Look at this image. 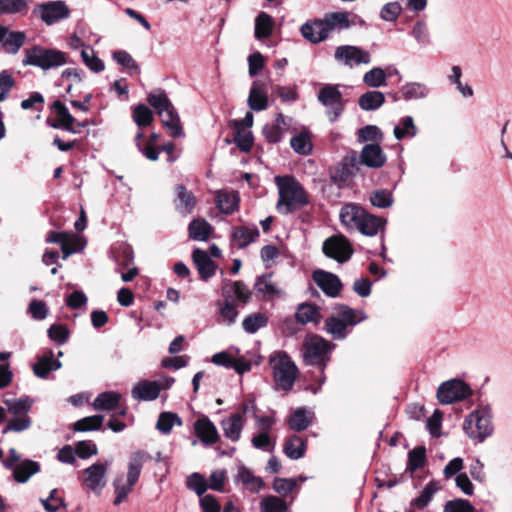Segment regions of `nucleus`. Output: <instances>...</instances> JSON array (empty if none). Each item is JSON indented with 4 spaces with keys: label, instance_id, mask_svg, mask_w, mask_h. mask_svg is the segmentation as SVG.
<instances>
[{
    "label": "nucleus",
    "instance_id": "obj_13",
    "mask_svg": "<svg viewBox=\"0 0 512 512\" xmlns=\"http://www.w3.org/2000/svg\"><path fill=\"white\" fill-rule=\"evenodd\" d=\"M322 251L326 257L334 259L339 263L348 261L353 254L351 244L342 234L327 238L323 242Z\"/></svg>",
    "mask_w": 512,
    "mask_h": 512
},
{
    "label": "nucleus",
    "instance_id": "obj_1",
    "mask_svg": "<svg viewBox=\"0 0 512 512\" xmlns=\"http://www.w3.org/2000/svg\"><path fill=\"white\" fill-rule=\"evenodd\" d=\"M275 183L278 188V201L276 208L282 215L300 210L309 204V196L302 184L293 176H276Z\"/></svg>",
    "mask_w": 512,
    "mask_h": 512
},
{
    "label": "nucleus",
    "instance_id": "obj_41",
    "mask_svg": "<svg viewBox=\"0 0 512 512\" xmlns=\"http://www.w3.org/2000/svg\"><path fill=\"white\" fill-rule=\"evenodd\" d=\"M403 98L406 101L426 98L429 93V87L424 83L408 82L401 87Z\"/></svg>",
    "mask_w": 512,
    "mask_h": 512
},
{
    "label": "nucleus",
    "instance_id": "obj_40",
    "mask_svg": "<svg viewBox=\"0 0 512 512\" xmlns=\"http://www.w3.org/2000/svg\"><path fill=\"white\" fill-rule=\"evenodd\" d=\"M4 404L14 417H23L24 415H28L31 410L33 400L28 396H23L18 399H6L4 400Z\"/></svg>",
    "mask_w": 512,
    "mask_h": 512
},
{
    "label": "nucleus",
    "instance_id": "obj_25",
    "mask_svg": "<svg viewBox=\"0 0 512 512\" xmlns=\"http://www.w3.org/2000/svg\"><path fill=\"white\" fill-rule=\"evenodd\" d=\"M192 258L202 280L207 281L215 275L217 265L206 251L196 248L192 253Z\"/></svg>",
    "mask_w": 512,
    "mask_h": 512
},
{
    "label": "nucleus",
    "instance_id": "obj_21",
    "mask_svg": "<svg viewBox=\"0 0 512 512\" xmlns=\"http://www.w3.org/2000/svg\"><path fill=\"white\" fill-rule=\"evenodd\" d=\"M51 110L57 115L58 122L51 124L55 129H63L72 134H77L79 131L75 128L74 123L76 119L69 112L68 108L60 100H55L51 105Z\"/></svg>",
    "mask_w": 512,
    "mask_h": 512
},
{
    "label": "nucleus",
    "instance_id": "obj_32",
    "mask_svg": "<svg viewBox=\"0 0 512 512\" xmlns=\"http://www.w3.org/2000/svg\"><path fill=\"white\" fill-rule=\"evenodd\" d=\"M271 273L257 276L254 283V290L265 299H271L280 295V290L271 281Z\"/></svg>",
    "mask_w": 512,
    "mask_h": 512
},
{
    "label": "nucleus",
    "instance_id": "obj_31",
    "mask_svg": "<svg viewBox=\"0 0 512 512\" xmlns=\"http://www.w3.org/2000/svg\"><path fill=\"white\" fill-rule=\"evenodd\" d=\"M239 195L235 191H219L216 195V206L224 214L234 213L239 206Z\"/></svg>",
    "mask_w": 512,
    "mask_h": 512
},
{
    "label": "nucleus",
    "instance_id": "obj_23",
    "mask_svg": "<svg viewBox=\"0 0 512 512\" xmlns=\"http://www.w3.org/2000/svg\"><path fill=\"white\" fill-rule=\"evenodd\" d=\"M161 389L157 381L141 380L134 385L131 394L138 401H153L159 397Z\"/></svg>",
    "mask_w": 512,
    "mask_h": 512
},
{
    "label": "nucleus",
    "instance_id": "obj_29",
    "mask_svg": "<svg viewBox=\"0 0 512 512\" xmlns=\"http://www.w3.org/2000/svg\"><path fill=\"white\" fill-rule=\"evenodd\" d=\"M323 20L328 36L334 30H344L355 25L354 20L349 19V14L342 11L328 13L324 16Z\"/></svg>",
    "mask_w": 512,
    "mask_h": 512
},
{
    "label": "nucleus",
    "instance_id": "obj_27",
    "mask_svg": "<svg viewBox=\"0 0 512 512\" xmlns=\"http://www.w3.org/2000/svg\"><path fill=\"white\" fill-rule=\"evenodd\" d=\"M386 222L387 221L385 218L376 216L366 211L365 216L362 218L361 223L356 230L359 231L362 235L374 237L379 232L384 231Z\"/></svg>",
    "mask_w": 512,
    "mask_h": 512
},
{
    "label": "nucleus",
    "instance_id": "obj_4",
    "mask_svg": "<svg viewBox=\"0 0 512 512\" xmlns=\"http://www.w3.org/2000/svg\"><path fill=\"white\" fill-rule=\"evenodd\" d=\"M269 365L272 369L276 389L286 393L291 391L299 373L291 357L284 351H277L270 355Z\"/></svg>",
    "mask_w": 512,
    "mask_h": 512
},
{
    "label": "nucleus",
    "instance_id": "obj_24",
    "mask_svg": "<svg viewBox=\"0 0 512 512\" xmlns=\"http://www.w3.org/2000/svg\"><path fill=\"white\" fill-rule=\"evenodd\" d=\"M62 366L59 360L54 359L52 350L45 351L37 357V361L33 364L32 369L38 378L45 379L51 371H56Z\"/></svg>",
    "mask_w": 512,
    "mask_h": 512
},
{
    "label": "nucleus",
    "instance_id": "obj_19",
    "mask_svg": "<svg viewBox=\"0 0 512 512\" xmlns=\"http://www.w3.org/2000/svg\"><path fill=\"white\" fill-rule=\"evenodd\" d=\"M300 33L302 37L311 44L321 43L329 37L326 27L324 26L323 18L306 21L300 27Z\"/></svg>",
    "mask_w": 512,
    "mask_h": 512
},
{
    "label": "nucleus",
    "instance_id": "obj_20",
    "mask_svg": "<svg viewBox=\"0 0 512 512\" xmlns=\"http://www.w3.org/2000/svg\"><path fill=\"white\" fill-rule=\"evenodd\" d=\"M366 210L356 203H347L342 206L339 213V219L347 229H357L365 216Z\"/></svg>",
    "mask_w": 512,
    "mask_h": 512
},
{
    "label": "nucleus",
    "instance_id": "obj_5",
    "mask_svg": "<svg viewBox=\"0 0 512 512\" xmlns=\"http://www.w3.org/2000/svg\"><path fill=\"white\" fill-rule=\"evenodd\" d=\"M148 459H150V455L142 450H138L130 456L126 482L122 476L117 477L113 481L115 492L114 505L117 506L126 500L134 485L138 482L143 464Z\"/></svg>",
    "mask_w": 512,
    "mask_h": 512
},
{
    "label": "nucleus",
    "instance_id": "obj_59",
    "mask_svg": "<svg viewBox=\"0 0 512 512\" xmlns=\"http://www.w3.org/2000/svg\"><path fill=\"white\" fill-rule=\"evenodd\" d=\"M31 0H0V12L25 15Z\"/></svg>",
    "mask_w": 512,
    "mask_h": 512
},
{
    "label": "nucleus",
    "instance_id": "obj_33",
    "mask_svg": "<svg viewBox=\"0 0 512 512\" xmlns=\"http://www.w3.org/2000/svg\"><path fill=\"white\" fill-rule=\"evenodd\" d=\"M312 417V412L305 407H299L291 414L288 420L289 427L295 432H302L311 425Z\"/></svg>",
    "mask_w": 512,
    "mask_h": 512
},
{
    "label": "nucleus",
    "instance_id": "obj_12",
    "mask_svg": "<svg viewBox=\"0 0 512 512\" xmlns=\"http://www.w3.org/2000/svg\"><path fill=\"white\" fill-rule=\"evenodd\" d=\"M33 14L39 17L47 26H51L69 18L70 9L64 1H48L37 4Z\"/></svg>",
    "mask_w": 512,
    "mask_h": 512
},
{
    "label": "nucleus",
    "instance_id": "obj_44",
    "mask_svg": "<svg viewBox=\"0 0 512 512\" xmlns=\"http://www.w3.org/2000/svg\"><path fill=\"white\" fill-rule=\"evenodd\" d=\"M320 317L319 309L310 303H302L295 313L296 321L302 325L310 322H317Z\"/></svg>",
    "mask_w": 512,
    "mask_h": 512
},
{
    "label": "nucleus",
    "instance_id": "obj_61",
    "mask_svg": "<svg viewBox=\"0 0 512 512\" xmlns=\"http://www.w3.org/2000/svg\"><path fill=\"white\" fill-rule=\"evenodd\" d=\"M261 512H287L288 506L285 500L277 496H267L260 502Z\"/></svg>",
    "mask_w": 512,
    "mask_h": 512
},
{
    "label": "nucleus",
    "instance_id": "obj_46",
    "mask_svg": "<svg viewBox=\"0 0 512 512\" xmlns=\"http://www.w3.org/2000/svg\"><path fill=\"white\" fill-rule=\"evenodd\" d=\"M359 160L356 156L345 157L337 167V174L341 181H348L359 171Z\"/></svg>",
    "mask_w": 512,
    "mask_h": 512
},
{
    "label": "nucleus",
    "instance_id": "obj_51",
    "mask_svg": "<svg viewBox=\"0 0 512 512\" xmlns=\"http://www.w3.org/2000/svg\"><path fill=\"white\" fill-rule=\"evenodd\" d=\"M268 323V318L265 314L256 312L248 315L242 322V327L245 332L249 334L256 333L259 329L265 327Z\"/></svg>",
    "mask_w": 512,
    "mask_h": 512
},
{
    "label": "nucleus",
    "instance_id": "obj_34",
    "mask_svg": "<svg viewBox=\"0 0 512 512\" xmlns=\"http://www.w3.org/2000/svg\"><path fill=\"white\" fill-rule=\"evenodd\" d=\"M288 122V116L279 113L273 123H267L263 127V134L267 142L276 144L283 138V131L281 130V124Z\"/></svg>",
    "mask_w": 512,
    "mask_h": 512
},
{
    "label": "nucleus",
    "instance_id": "obj_53",
    "mask_svg": "<svg viewBox=\"0 0 512 512\" xmlns=\"http://www.w3.org/2000/svg\"><path fill=\"white\" fill-rule=\"evenodd\" d=\"M370 203L377 208L386 209L392 206L394 199L391 191L387 189H377L370 193Z\"/></svg>",
    "mask_w": 512,
    "mask_h": 512
},
{
    "label": "nucleus",
    "instance_id": "obj_57",
    "mask_svg": "<svg viewBox=\"0 0 512 512\" xmlns=\"http://www.w3.org/2000/svg\"><path fill=\"white\" fill-rule=\"evenodd\" d=\"M253 135L249 130L234 128L233 142L242 152H250L253 147Z\"/></svg>",
    "mask_w": 512,
    "mask_h": 512
},
{
    "label": "nucleus",
    "instance_id": "obj_42",
    "mask_svg": "<svg viewBox=\"0 0 512 512\" xmlns=\"http://www.w3.org/2000/svg\"><path fill=\"white\" fill-rule=\"evenodd\" d=\"M274 22L266 12H260L255 19L254 36L258 40L269 37L273 31Z\"/></svg>",
    "mask_w": 512,
    "mask_h": 512
},
{
    "label": "nucleus",
    "instance_id": "obj_22",
    "mask_svg": "<svg viewBox=\"0 0 512 512\" xmlns=\"http://www.w3.org/2000/svg\"><path fill=\"white\" fill-rule=\"evenodd\" d=\"M194 429L199 440L206 446L217 443L220 438L216 426L208 417L197 419Z\"/></svg>",
    "mask_w": 512,
    "mask_h": 512
},
{
    "label": "nucleus",
    "instance_id": "obj_36",
    "mask_svg": "<svg viewBox=\"0 0 512 512\" xmlns=\"http://www.w3.org/2000/svg\"><path fill=\"white\" fill-rule=\"evenodd\" d=\"M212 231V225L204 218L194 219L188 226L189 237L196 241H207Z\"/></svg>",
    "mask_w": 512,
    "mask_h": 512
},
{
    "label": "nucleus",
    "instance_id": "obj_11",
    "mask_svg": "<svg viewBox=\"0 0 512 512\" xmlns=\"http://www.w3.org/2000/svg\"><path fill=\"white\" fill-rule=\"evenodd\" d=\"M472 395L470 386L460 379H451L440 384L437 399L443 405L462 401Z\"/></svg>",
    "mask_w": 512,
    "mask_h": 512
},
{
    "label": "nucleus",
    "instance_id": "obj_9",
    "mask_svg": "<svg viewBox=\"0 0 512 512\" xmlns=\"http://www.w3.org/2000/svg\"><path fill=\"white\" fill-rule=\"evenodd\" d=\"M338 84H325L317 94V100L326 108L330 122H335L343 114L345 100Z\"/></svg>",
    "mask_w": 512,
    "mask_h": 512
},
{
    "label": "nucleus",
    "instance_id": "obj_43",
    "mask_svg": "<svg viewBox=\"0 0 512 512\" xmlns=\"http://www.w3.org/2000/svg\"><path fill=\"white\" fill-rule=\"evenodd\" d=\"M440 489V485L437 481H430L428 482L423 490L421 491L420 495L416 498H414L411 501V506H414L418 509H424L428 506L430 501L432 500L434 494Z\"/></svg>",
    "mask_w": 512,
    "mask_h": 512
},
{
    "label": "nucleus",
    "instance_id": "obj_16",
    "mask_svg": "<svg viewBox=\"0 0 512 512\" xmlns=\"http://www.w3.org/2000/svg\"><path fill=\"white\" fill-rule=\"evenodd\" d=\"M312 279L323 293L331 298L338 297L343 288L340 278L331 272L315 270L312 273Z\"/></svg>",
    "mask_w": 512,
    "mask_h": 512
},
{
    "label": "nucleus",
    "instance_id": "obj_55",
    "mask_svg": "<svg viewBox=\"0 0 512 512\" xmlns=\"http://www.w3.org/2000/svg\"><path fill=\"white\" fill-rule=\"evenodd\" d=\"M410 35L420 46H428L431 44V35L428 25L424 20H418L415 22L410 31Z\"/></svg>",
    "mask_w": 512,
    "mask_h": 512
},
{
    "label": "nucleus",
    "instance_id": "obj_60",
    "mask_svg": "<svg viewBox=\"0 0 512 512\" xmlns=\"http://www.w3.org/2000/svg\"><path fill=\"white\" fill-rule=\"evenodd\" d=\"M387 75L380 67H374L363 76V82L372 88H378L386 85Z\"/></svg>",
    "mask_w": 512,
    "mask_h": 512
},
{
    "label": "nucleus",
    "instance_id": "obj_3",
    "mask_svg": "<svg viewBox=\"0 0 512 512\" xmlns=\"http://www.w3.org/2000/svg\"><path fill=\"white\" fill-rule=\"evenodd\" d=\"M147 101L157 111L163 126L172 137L178 138L184 134L177 110L164 90L157 89L149 93Z\"/></svg>",
    "mask_w": 512,
    "mask_h": 512
},
{
    "label": "nucleus",
    "instance_id": "obj_6",
    "mask_svg": "<svg viewBox=\"0 0 512 512\" xmlns=\"http://www.w3.org/2000/svg\"><path fill=\"white\" fill-rule=\"evenodd\" d=\"M24 54L25 56L22 60L24 66H34L45 71L58 68L67 63L66 53L41 45H34L25 49Z\"/></svg>",
    "mask_w": 512,
    "mask_h": 512
},
{
    "label": "nucleus",
    "instance_id": "obj_14",
    "mask_svg": "<svg viewBox=\"0 0 512 512\" xmlns=\"http://www.w3.org/2000/svg\"><path fill=\"white\" fill-rule=\"evenodd\" d=\"M335 60L347 67L353 68L360 64L371 63V54L358 46L341 45L334 53Z\"/></svg>",
    "mask_w": 512,
    "mask_h": 512
},
{
    "label": "nucleus",
    "instance_id": "obj_48",
    "mask_svg": "<svg viewBox=\"0 0 512 512\" xmlns=\"http://www.w3.org/2000/svg\"><path fill=\"white\" fill-rule=\"evenodd\" d=\"M104 421L103 415H93L84 417L82 419L77 420L73 424V430L76 432H88V431H96L101 429V426Z\"/></svg>",
    "mask_w": 512,
    "mask_h": 512
},
{
    "label": "nucleus",
    "instance_id": "obj_54",
    "mask_svg": "<svg viewBox=\"0 0 512 512\" xmlns=\"http://www.w3.org/2000/svg\"><path fill=\"white\" fill-rule=\"evenodd\" d=\"M426 461V448L417 446L408 452L407 470L415 472L422 468Z\"/></svg>",
    "mask_w": 512,
    "mask_h": 512
},
{
    "label": "nucleus",
    "instance_id": "obj_63",
    "mask_svg": "<svg viewBox=\"0 0 512 512\" xmlns=\"http://www.w3.org/2000/svg\"><path fill=\"white\" fill-rule=\"evenodd\" d=\"M186 487L201 497L207 491L208 483L203 475L194 472L186 478Z\"/></svg>",
    "mask_w": 512,
    "mask_h": 512
},
{
    "label": "nucleus",
    "instance_id": "obj_56",
    "mask_svg": "<svg viewBox=\"0 0 512 512\" xmlns=\"http://www.w3.org/2000/svg\"><path fill=\"white\" fill-rule=\"evenodd\" d=\"M26 35L22 31H9L3 48L7 53L16 54L19 49L24 45Z\"/></svg>",
    "mask_w": 512,
    "mask_h": 512
},
{
    "label": "nucleus",
    "instance_id": "obj_7",
    "mask_svg": "<svg viewBox=\"0 0 512 512\" xmlns=\"http://www.w3.org/2000/svg\"><path fill=\"white\" fill-rule=\"evenodd\" d=\"M463 429L470 439L478 443L491 436L494 428L489 409L471 412L464 420Z\"/></svg>",
    "mask_w": 512,
    "mask_h": 512
},
{
    "label": "nucleus",
    "instance_id": "obj_8",
    "mask_svg": "<svg viewBox=\"0 0 512 512\" xmlns=\"http://www.w3.org/2000/svg\"><path fill=\"white\" fill-rule=\"evenodd\" d=\"M8 457L2 461L7 470H12L13 479L18 483H26L30 477L40 472V464L37 461L25 459L21 461V455L15 448H10Z\"/></svg>",
    "mask_w": 512,
    "mask_h": 512
},
{
    "label": "nucleus",
    "instance_id": "obj_30",
    "mask_svg": "<svg viewBox=\"0 0 512 512\" xmlns=\"http://www.w3.org/2000/svg\"><path fill=\"white\" fill-rule=\"evenodd\" d=\"M248 106L254 111H263L268 107V95L264 89V84L255 81L249 92Z\"/></svg>",
    "mask_w": 512,
    "mask_h": 512
},
{
    "label": "nucleus",
    "instance_id": "obj_2",
    "mask_svg": "<svg viewBox=\"0 0 512 512\" xmlns=\"http://www.w3.org/2000/svg\"><path fill=\"white\" fill-rule=\"evenodd\" d=\"M367 319L362 310H356L345 304L334 307L332 314L324 322V330L334 340L347 338L352 328Z\"/></svg>",
    "mask_w": 512,
    "mask_h": 512
},
{
    "label": "nucleus",
    "instance_id": "obj_17",
    "mask_svg": "<svg viewBox=\"0 0 512 512\" xmlns=\"http://www.w3.org/2000/svg\"><path fill=\"white\" fill-rule=\"evenodd\" d=\"M175 194L173 203L176 211L182 216L190 215L197 204L193 192L188 190L183 184H178L175 187Z\"/></svg>",
    "mask_w": 512,
    "mask_h": 512
},
{
    "label": "nucleus",
    "instance_id": "obj_62",
    "mask_svg": "<svg viewBox=\"0 0 512 512\" xmlns=\"http://www.w3.org/2000/svg\"><path fill=\"white\" fill-rule=\"evenodd\" d=\"M225 286H227L229 294L231 295V292H233L239 302L247 304L251 300V291L243 281H230Z\"/></svg>",
    "mask_w": 512,
    "mask_h": 512
},
{
    "label": "nucleus",
    "instance_id": "obj_58",
    "mask_svg": "<svg viewBox=\"0 0 512 512\" xmlns=\"http://www.w3.org/2000/svg\"><path fill=\"white\" fill-rule=\"evenodd\" d=\"M238 478L254 493L259 492L264 486L262 478L254 476L251 470L246 467L239 469Z\"/></svg>",
    "mask_w": 512,
    "mask_h": 512
},
{
    "label": "nucleus",
    "instance_id": "obj_64",
    "mask_svg": "<svg viewBox=\"0 0 512 512\" xmlns=\"http://www.w3.org/2000/svg\"><path fill=\"white\" fill-rule=\"evenodd\" d=\"M443 512H476L474 506L467 499H453L445 503Z\"/></svg>",
    "mask_w": 512,
    "mask_h": 512
},
{
    "label": "nucleus",
    "instance_id": "obj_26",
    "mask_svg": "<svg viewBox=\"0 0 512 512\" xmlns=\"http://www.w3.org/2000/svg\"><path fill=\"white\" fill-rule=\"evenodd\" d=\"M223 434L232 442H238L245 425V419L241 413H234L220 422Z\"/></svg>",
    "mask_w": 512,
    "mask_h": 512
},
{
    "label": "nucleus",
    "instance_id": "obj_50",
    "mask_svg": "<svg viewBox=\"0 0 512 512\" xmlns=\"http://www.w3.org/2000/svg\"><path fill=\"white\" fill-rule=\"evenodd\" d=\"M132 118L139 128H143L152 123L154 116L149 107L144 104H138L132 108Z\"/></svg>",
    "mask_w": 512,
    "mask_h": 512
},
{
    "label": "nucleus",
    "instance_id": "obj_47",
    "mask_svg": "<svg viewBox=\"0 0 512 512\" xmlns=\"http://www.w3.org/2000/svg\"><path fill=\"white\" fill-rule=\"evenodd\" d=\"M290 145L296 153L301 155H309L313 149L310 135L307 131H301L300 133L294 135L290 139Z\"/></svg>",
    "mask_w": 512,
    "mask_h": 512
},
{
    "label": "nucleus",
    "instance_id": "obj_10",
    "mask_svg": "<svg viewBox=\"0 0 512 512\" xmlns=\"http://www.w3.org/2000/svg\"><path fill=\"white\" fill-rule=\"evenodd\" d=\"M331 349L329 341L320 336H313L303 344L302 355L306 365L319 366L323 371L329 361Z\"/></svg>",
    "mask_w": 512,
    "mask_h": 512
},
{
    "label": "nucleus",
    "instance_id": "obj_38",
    "mask_svg": "<svg viewBox=\"0 0 512 512\" xmlns=\"http://www.w3.org/2000/svg\"><path fill=\"white\" fill-rule=\"evenodd\" d=\"M222 291L225 299L223 303L219 302L220 315L223 318V320L227 323V325H231L236 321L238 317L237 305L231 299V295L227 290V286H224Z\"/></svg>",
    "mask_w": 512,
    "mask_h": 512
},
{
    "label": "nucleus",
    "instance_id": "obj_39",
    "mask_svg": "<svg viewBox=\"0 0 512 512\" xmlns=\"http://www.w3.org/2000/svg\"><path fill=\"white\" fill-rule=\"evenodd\" d=\"M385 102V95L376 90L362 94L358 99L360 108L364 111H373L380 108Z\"/></svg>",
    "mask_w": 512,
    "mask_h": 512
},
{
    "label": "nucleus",
    "instance_id": "obj_37",
    "mask_svg": "<svg viewBox=\"0 0 512 512\" xmlns=\"http://www.w3.org/2000/svg\"><path fill=\"white\" fill-rule=\"evenodd\" d=\"M121 400V395L114 391H106L97 395L93 401V408L96 411H110L115 409Z\"/></svg>",
    "mask_w": 512,
    "mask_h": 512
},
{
    "label": "nucleus",
    "instance_id": "obj_18",
    "mask_svg": "<svg viewBox=\"0 0 512 512\" xmlns=\"http://www.w3.org/2000/svg\"><path fill=\"white\" fill-rule=\"evenodd\" d=\"M387 157L379 143L366 144L360 153L359 162L368 168L378 169L384 166Z\"/></svg>",
    "mask_w": 512,
    "mask_h": 512
},
{
    "label": "nucleus",
    "instance_id": "obj_52",
    "mask_svg": "<svg viewBox=\"0 0 512 512\" xmlns=\"http://www.w3.org/2000/svg\"><path fill=\"white\" fill-rule=\"evenodd\" d=\"M394 136L397 140H402L405 137H414L417 133V128L414 124L412 116H405L400 120L399 125L394 127Z\"/></svg>",
    "mask_w": 512,
    "mask_h": 512
},
{
    "label": "nucleus",
    "instance_id": "obj_35",
    "mask_svg": "<svg viewBox=\"0 0 512 512\" xmlns=\"http://www.w3.org/2000/svg\"><path fill=\"white\" fill-rule=\"evenodd\" d=\"M283 451L288 458L298 460L305 455L306 441L298 435H292L286 439Z\"/></svg>",
    "mask_w": 512,
    "mask_h": 512
},
{
    "label": "nucleus",
    "instance_id": "obj_15",
    "mask_svg": "<svg viewBox=\"0 0 512 512\" xmlns=\"http://www.w3.org/2000/svg\"><path fill=\"white\" fill-rule=\"evenodd\" d=\"M109 463L97 462L83 470V484L91 491L100 493L106 486Z\"/></svg>",
    "mask_w": 512,
    "mask_h": 512
},
{
    "label": "nucleus",
    "instance_id": "obj_49",
    "mask_svg": "<svg viewBox=\"0 0 512 512\" xmlns=\"http://www.w3.org/2000/svg\"><path fill=\"white\" fill-rule=\"evenodd\" d=\"M83 63L94 73H100L105 69L104 62L95 54L90 46H85L81 51Z\"/></svg>",
    "mask_w": 512,
    "mask_h": 512
},
{
    "label": "nucleus",
    "instance_id": "obj_28",
    "mask_svg": "<svg viewBox=\"0 0 512 512\" xmlns=\"http://www.w3.org/2000/svg\"><path fill=\"white\" fill-rule=\"evenodd\" d=\"M259 237L257 227L249 228L245 226L234 227L231 232V242L239 249L245 248L249 244L256 241Z\"/></svg>",
    "mask_w": 512,
    "mask_h": 512
},
{
    "label": "nucleus",
    "instance_id": "obj_45",
    "mask_svg": "<svg viewBox=\"0 0 512 512\" xmlns=\"http://www.w3.org/2000/svg\"><path fill=\"white\" fill-rule=\"evenodd\" d=\"M182 424V419L177 413L161 412L156 423V429L162 434L167 435L171 432L174 425L182 426Z\"/></svg>",
    "mask_w": 512,
    "mask_h": 512
}]
</instances>
